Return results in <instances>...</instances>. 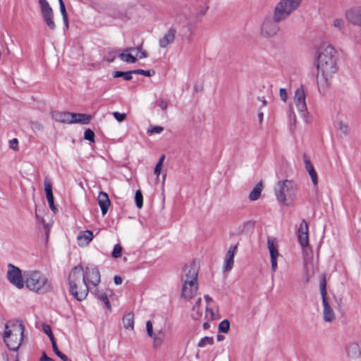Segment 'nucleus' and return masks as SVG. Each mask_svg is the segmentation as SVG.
<instances>
[{"mask_svg": "<svg viewBox=\"0 0 361 361\" xmlns=\"http://www.w3.org/2000/svg\"><path fill=\"white\" fill-rule=\"evenodd\" d=\"M317 83L319 88L326 89L338 71L335 49L326 46L319 51L317 59Z\"/></svg>", "mask_w": 361, "mask_h": 361, "instance_id": "f257e3e1", "label": "nucleus"}, {"mask_svg": "<svg viewBox=\"0 0 361 361\" xmlns=\"http://www.w3.org/2000/svg\"><path fill=\"white\" fill-rule=\"evenodd\" d=\"M68 284L71 295L78 301L85 299L89 293L87 283L84 278V269L81 266L75 267L68 276Z\"/></svg>", "mask_w": 361, "mask_h": 361, "instance_id": "f03ea898", "label": "nucleus"}, {"mask_svg": "<svg viewBox=\"0 0 361 361\" xmlns=\"http://www.w3.org/2000/svg\"><path fill=\"white\" fill-rule=\"evenodd\" d=\"M197 267L195 264L186 265L183 268L181 276L183 282L181 297L185 300H191L197 293Z\"/></svg>", "mask_w": 361, "mask_h": 361, "instance_id": "7ed1b4c3", "label": "nucleus"}, {"mask_svg": "<svg viewBox=\"0 0 361 361\" xmlns=\"http://www.w3.org/2000/svg\"><path fill=\"white\" fill-rule=\"evenodd\" d=\"M24 331L25 326L20 321H9L5 324L3 338L11 350L16 351L19 348Z\"/></svg>", "mask_w": 361, "mask_h": 361, "instance_id": "20e7f679", "label": "nucleus"}, {"mask_svg": "<svg viewBox=\"0 0 361 361\" xmlns=\"http://www.w3.org/2000/svg\"><path fill=\"white\" fill-rule=\"evenodd\" d=\"M298 239L302 249L305 273L307 276L310 277L314 273V267L312 262L313 253L312 250L308 247V226L305 220L301 221L298 230Z\"/></svg>", "mask_w": 361, "mask_h": 361, "instance_id": "39448f33", "label": "nucleus"}, {"mask_svg": "<svg viewBox=\"0 0 361 361\" xmlns=\"http://www.w3.org/2000/svg\"><path fill=\"white\" fill-rule=\"evenodd\" d=\"M26 287L31 291L44 294L51 290V284L47 276L38 271H27L23 274Z\"/></svg>", "mask_w": 361, "mask_h": 361, "instance_id": "423d86ee", "label": "nucleus"}, {"mask_svg": "<svg viewBox=\"0 0 361 361\" xmlns=\"http://www.w3.org/2000/svg\"><path fill=\"white\" fill-rule=\"evenodd\" d=\"M277 200L285 205L292 204L296 192V185L290 180H280L274 188Z\"/></svg>", "mask_w": 361, "mask_h": 361, "instance_id": "0eeeda50", "label": "nucleus"}, {"mask_svg": "<svg viewBox=\"0 0 361 361\" xmlns=\"http://www.w3.org/2000/svg\"><path fill=\"white\" fill-rule=\"evenodd\" d=\"M302 0H279L276 4L273 13L277 21H283L300 6Z\"/></svg>", "mask_w": 361, "mask_h": 361, "instance_id": "6e6552de", "label": "nucleus"}, {"mask_svg": "<svg viewBox=\"0 0 361 361\" xmlns=\"http://www.w3.org/2000/svg\"><path fill=\"white\" fill-rule=\"evenodd\" d=\"M319 290L322 298L324 320L329 323L333 322L336 319V314L327 300L326 280L325 275H323L321 279Z\"/></svg>", "mask_w": 361, "mask_h": 361, "instance_id": "1a4fd4ad", "label": "nucleus"}, {"mask_svg": "<svg viewBox=\"0 0 361 361\" xmlns=\"http://www.w3.org/2000/svg\"><path fill=\"white\" fill-rule=\"evenodd\" d=\"M281 22L276 20L274 13L272 18H264L260 26V35L267 39L274 37L280 30L279 23Z\"/></svg>", "mask_w": 361, "mask_h": 361, "instance_id": "9d476101", "label": "nucleus"}, {"mask_svg": "<svg viewBox=\"0 0 361 361\" xmlns=\"http://www.w3.org/2000/svg\"><path fill=\"white\" fill-rule=\"evenodd\" d=\"M8 268L7 279L9 282L18 289L23 288L24 287L25 279L24 276L22 275L21 270L12 264H9Z\"/></svg>", "mask_w": 361, "mask_h": 361, "instance_id": "9b49d317", "label": "nucleus"}, {"mask_svg": "<svg viewBox=\"0 0 361 361\" xmlns=\"http://www.w3.org/2000/svg\"><path fill=\"white\" fill-rule=\"evenodd\" d=\"M84 278L86 282H89L94 286H97L100 283V273L98 269L93 265H88L84 270Z\"/></svg>", "mask_w": 361, "mask_h": 361, "instance_id": "f8f14e48", "label": "nucleus"}, {"mask_svg": "<svg viewBox=\"0 0 361 361\" xmlns=\"http://www.w3.org/2000/svg\"><path fill=\"white\" fill-rule=\"evenodd\" d=\"M345 18L350 24L361 28V6L346 11Z\"/></svg>", "mask_w": 361, "mask_h": 361, "instance_id": "ddd939ff", "label": "nucleus"}, {"mask_svg": "<svg viewBox=\"0 0 361 361\" xmlns=\"http://www.w3.org/2000/svg\"><path fill=\"white\" fill-rule=\"evenodd\" d=\"M294 102L298 110L305 115L307 111V105L305 102V94L302 87H300L295 90Z\"/></svg>", "mask_w": 361, "mask_h": 361, "instance_id": "4468645a", "label": "nucleus"}, {"mask_svg": "<svg viewBox=\"0 0 361 361\" xmlns=\"http://www.w3.org/2000/svg\"><path fill=\"white\" fill-rule=\"evenodd\" d=\"M238 245H231L226 253L224 262V271H229L232 269L234 264V256L237 252Z\"/></svg>", "mask_w": 361, "mask_h": 361, "instance_id": "2eb2a0df", "label": "nucleus"}, {"mask_svg": "<svg viewBox=\"0 0 361 361\" xmlns=\"http://www.w3.org/2000/svg\"><path fill=\"white\" fill-rule=\"evenodd\" d=\"M267 247L271 257V269L274 272H275L277 269L276 259L279 256L278 249L275 245L274 242L270 238L267 239Z\"/></svg>", "mask_w": 361, "mask_h": 361, "instance_id": "dca6fc26", "label": "nucleus"}, {"mask_svg": "<svg viewBox=\"0 0 361 361\" xmlns=\"http://www.w3.org/2000/svg\"><path fill=\"white\" fill-rule=\"evenodd\" d=\"M44 192L46 194V197H47L49 206L50 209H51V211L54 212V213H56L57 211V209L54 204L51 183L49 180L46 178L44 180Z\"/></svg>", "mask_w": 361, "mask_h": 361, "instance_id": "f3484780", "label": "nucleus"}, {"mask_svg": "<svg viewBox=\"0 0 361 361\" xmlns=\"http://www.w3.org/2000/svg\"><path fill=\"white\" fill-rule=\"evenodd\" d=\"M51 116L56 122L65 124H71L72 113L71 112L53 111L51 112Z\"/></svg>", "mask_w": 361, "mask_h": 361, "instance_id": "a211bd4d", "label": "nucleus"}, {"mask_svg": "<svg viewBox=\"0 0 361 361\" xmlns=\"http://www.w3.org/2000/svg\"><path fill=\"white\" fill-rule=\"evenodd\" d=\"M43 20L51 30L56 29V23L54 20V13L51 8L41 11Z\"/></svg>", "mask_w": 361, "mask_h": 361, "instance_id": "6ab92c4d", "label": "nucleus"}, {"mask_svg": "<svg viewBox=\"0 0 361 361\" xmlns=\"http://www.w3.org/2000/svg\"><path fill=\"white\" fill-rule=\"evenodd\" d=\"M347 356L351 359L358 358L361 355L360 348L357 343H349L345 347Z\"/></svg>", "mask_w": 361, "mask_h": 361, "instance_id": "aec40b11", "label": "nucleus"}, {"mask_svg": "<svg viewBox=\"0 0 361 361\" xmlns=\"http://www.w3.org/2000/svg\"><path fill=\"white\" fill-rule=\"evenodd\" d=\"M176 33V32L173 28L169 29L167 31V32L163 36V37H161L159 39V46L161 48L167 47L168 45H169L174 41Z\"/></svg>", "mask_w": 361, "mask_h": 361, "instance_id": "412c9836", "label": "nucleus"}, {"mask_svg": "<svg viewBox=\"0 0 361 361\" xmlns=\"http://www.w3.org/2000/svg\"><path fill=\"white\" fill-rule=\"evenodd\" d=\"M98 204L101 208L102 213L103 215H105L108 211L109 207L110 205V200L109 198V195L107 193L104 192H100L97 197Z\"/></svg>", "mask_w": 361, "mask_h": 361, "instance_id": "4be33fe9", "label": "nucleus"}, {"mask_svg": "<svg viewBox=\"0 0 361 361\" xmlns=\"http://www.w3.org/2000/svg\"><path fill=\"white\" fill-rule=\"evenodd\" d=\"M91 120V116L85 114L72 113L71 124H87Z\"/></svg>", "mask_w": 361, "mask_h": 361, "instance_id": "5701e85b", "label": "nucleus"}, {"mask_svg": "<svg viewBox=\"0 0 361 361\" xmlns=\"http://www.w3.org/2000/svg\"><path fill=\"white\" fill-rule=\"evenodd\" d=\"M93 238V233L91 231L86 230L80 233L78 236L80 245H87Z\"/></svg>", "mask_w": 361, "mask_h": 361, "instance_id": "b1692460", "label": "nucleus"}, {"mask_svg": "<svg viewBox=\"0 0 361 361\" xmlns=\"http://www.w3.org/2000/svg\"><path fill=\"white\" fill-rule=\"evenodd\" d=\"M305 169L311 178L312 183L314 185H316L318 183L317 175V173H316L312 164H311V162L309 159H305Z\"/></svg>", "mask_w": 361, "mask_h": 361, "instance_id": "393cba45", "label": "nucleus"}, {"mask_svg": "<svg viewBox=\"0 0 361 361\" xmlns=\"http://www.w3.org/2000/svg\"><path fill=\"white\" fill-rule=\"evenodd\" d=\"M135 50V48H128L123 53L119 54V58L126 63H135L137 59L130 52Z\"/></svg>", "mask_w": 361, "mask_h": 361, "instance_id": "a878e982", "label": "nucleus"}, {"mask_svg": "<svg viewBox=\"0 0 361 361\" xmlns=\"http://www.w3.org/2000/svg\"><path fill=\"white\" fill-rule=\"evenodd\" d=\"M123 326L126 329L133 330L134 328V314L133 312L126 313L123 318Z\"/></svg>", "mask_w": 361, "mask_h": 361, "instance_id": "bb28decb", "label": "nucleus"}, {"mask_svg": "<svg viewBox=\"0 0 361 361\" xmlns=\"http://www.w3.org/2000/svg\"><path fill=\"white\" fill-rule=\"evenodd\" d=\"M201 302H202L201 298L200 297L197 298L196 299L195 305L192 307V317L195 320H198L201 317V316H202V312H201V310H200Z\"/></svg>", "mask_w": 361, "mask_h": 361, "instance_id": "cd10ccee", "label": "nucleus"}, {"mask_svg": "<svg viewBox=\"0 0 361 361\" xmlns=\"http://www.w3.org/2000/svg\"><path fill=\"white\" fill-rule=\"evenodd\" d=\"M262 190V184L261 183L256 185V186L250 192L249 199L251 201H255L258 200L261 195Z\"/></svg>", "mask_w": 361, "mask_h": 361, "instance_id": "c85d7f7f", "label": "nucleus"}, {"mask_svg": "<svg viewBox=\"0 0 361 361\" xmlns=\"http://www.w3.org/2000/svg\"><path fill=\"white\" fill-rule=\"evenodd\" d=\"M164 336H165L164 333L161 330H159V331H157L155 334H154V336L152 338L154 340V348H157L162 343V342L164 339Z\"/></svg>", "mask_w": 361, "mask_h": 361, "instance_id": "c756f323", "label": "nucleus"}, {"mask_svg": "<svg viewBox=\"0 0 361 361\" xmlns=\"http://www.w3.org/2000/svg\"><path fill=\"white\" fill-rule=\"evenodd\" d=\"M214 338L212 336H205L200 340L197 346L199 348H204L207 345H212L214 344Z\"/></svg>", "mask_w": 361, "mask_h": 361, "instance_id": "7c9ffc66", "label": "nucleus"}, {"mask_svg": "<svg viewBox=\"0 0 361 361\" xmlns=\"http://www.w3.org/2000/svg\"><path fill=\"white\" fill-rule=\"evenodd\" d=\"M132 73L133 71L122 72V71H115L113 74L114 78H120L123 77L125 80H130L132 79Z\"/></svg>", "mask_w": 361, "mask_h": 361, "instance_id": "2f4dec72", "label": "nucleus"}, {"mask_svg": "<svg viewBox=\"0 0 361 361\" xmlns=\"http://www.w3.org/2000/svg\"><path fill=\"white\" fill-rule=\"evenodd\" d=\"M230 329V322L228 319L223 320L219 325V331L224 334L228 333Z\"/></svg>", "mask_w": 361, "mask_h": 361, "instance_id": "473e14b6", "label": "nucleus"}, {"mask_svg": "<svg viewBox=\"0 0 361 361\" xmlns=\"http://www.w3.org/2000/svg\"><path fill=\"white\" fill-rule=\"evenodd\" d=\"M164 159H165V155L164 154H162L158 162L157 163L155 167H154V174L159 177V176L160 175L161 173V167H162V164H163V162L164 161Z\"/></svg>", "mask_w": 361, "mask_h": 361, "instance_id": "72a5a7b5", "label": "nucleus"}, {"mask_svg": "<svg viewBox=\"0 0 361 361\" xmlns=\"http://www.w3.org/2000/svg\"><path fill=\"white\" fill-rule=\"evenodd\" d=\"M164 131V128L159 126H150L147 131V133L149 135L156 133L160 134Z\"/></svg>", "mask_w": 361, "mask_h": 361, "instance_id": "f704fd0d", "label": "nucleus"}, {"mask_svg": "<svg viewBox=\"0 0 361 361\" xmlns=\"http://www.w3.org/2000/svg\"><path fill=\"white\" fill-rule=\"evenodd\" d=\"M135 200L137 207L139 209L142 208V205H143V197H142V194L140 190H138L135 192Z\"/></svg>", "mask_w": 361, "mask_h": 361, "instance_id": "c9c22d12", "label": "nucleus"}, {"mask_svg": "<svg viewBox=\"0 0 361 361\" xmlns=\"http://www.w3.org/2000/svg\"><path fill=\"white\" fill-rule=\"evenodd\" d=\"M97 298L104 303L106 307L109 310H111V306L110 302H109L106 293L98 294Z\"/></svg>", "mask_w": 361, "mask_h": 361, "instance_id": "e433bc0d", "label": "nucleus"}, {"mask_svg": "<svg viewBox=\"0 0 361 361\" xmlns=\"http://www.w3.org/2000/svg\"><path fill=\"white\" fill-rule=\"evenodd\" d=\"M338 129L343 135H348L349 131L348 124L345 122L341 121L338 123Z\"/></svg>", "mask_w": 361, "mask_h": 361, "instance_id": "4c0bfd02", "label": "nucleus"}, {"mask_svg": "<svg viewBox=\"0 0 361 361\" xmlns=\"http://www.w3.org/2000/svg\"><path fill=\"white\" fill-rule=\"evenodd\" d=\"M333 25L335 28L343 30L345 28V22L341 18H336L334 20Z\"/></svg>", "mask_w": 361, "mask_h": 361, "instance_id": "58836bf2", "label": "nucleus"}, {"mask_svg": "<svg viewBox=\"0 0 361 361\" xmlns=\"http://www.w3.org/2000/svg\"><path fill=\"white\" fill-rule=\"evenodd\" d=\"M122 247L120 244H116L112 252V257L114 258H118L122 255Z\"/></svg>", "mask_w": 361, "mask_h": 361, "instance_id": "ea45409f", "label": "nucleus"}, {"mask_svg": "<svg viewBox=\"0 0 361 361\" xmlns=\"http://www.w3.org/2000/svg\"><path fill=\"white\" fill-rule=\"evenodd\" d=\"M84 138L90 142L94 141V133L91 129L85 130L84 133Z\"/></svg>", "mask_w": 361, "mask_h": 361, "instance_id": "a19ab883", "label": "nucleus"}, {"mask_svg": "<svg viewBox=\"0 0 361 361\" xmlns=\"http://www.w3.org/2000/svg\"><path fill=\"white\" fill-rule=\"evenodd\" d=\"M206 318L208 320H214L218 319V316L214 312V311L209 309L208 307H206Z\"/></svg>", "mask_w": 361, "mask_h": 361, "instance_id": "79ce46f5", "label": "nucleus"}, {"mask_svg": "<svg viewBox=\"0 0 361 361\" xmlns=\"http://www.w3.org/2000/svg\"><path fill=\"white\" fill-rule=\"evenodd\" d=\"M31 128L35 131H42L44 129L43 126L38 121H33L30 123Z\"/></svg>", "mask_w": 361, "mask_h": 361, "instance_id": "37998d69", "label": "nucleus"}, {"mask_svg": "<svg viewBox=\"0 0 361 361\" xmlns=\"http://www.w3.org/2000/svg\"><path fill=\"white\" fill-rule=\"evenodd\" d=\"M113 116L115 118V119L118 122H121V121H124L126 118V114H124V113L121 114L118 111L114 112Z\"/></svg>", "mask_w": 361, "mask_h": 361, "instance_id": "c03bdc74", "label": "nucleus"}, {"mask_svg": "<svg viewBox=\"0 0 361 361\" xmlns=\"http://www.w3.org/2000/svg\"><path fill=\"white\" fill-rule=\"evenodd\" d=\"M146 330H147V334L148 336H149L150 338L153 337V336H154L153 326H152V323L151 321L147 322Z\"/></svg>", "mask_w": 361, "mask_h": 361, "instance_id": "a18cd8bd", "label": "nucleus"}, {"mask_svg": "<svg viewBox=\"0 0 361 361\" xmlns=\"http://www.w3.org/2000/svg\"><path fill=\"white\" fill-rule=\"evenodd\" d=\"M133 73H137V74H140V75H145L147 77H150L152 75V74H154V72H152V73L150 71H145V70H142V69L133 70Z\"/></svg>", "mask_w": 361, "mask_h": 361, "instance_id": "49530a36", "label": "nucleus"}, {"mask_svg": "<svg viewBox=\"0 0 361 361\" xmlns=\"http://www.w3.org/2000/svg\"><path fill=\"white\" fill-rule=\"evenodd\" d=\"M207 9L208 6L201 8L200 11L196 13V18L198 20L202 18L206 14Z\"/></svg>", "mask_w": 361, "mask_h": 361, "instance_id": "de8ad7c7", "label": "nucleus"}, {"mask_svg": "<svg viewBox=\"0 0 361 361\" xmlns=\"http://www.w3.org/2000/svg\"><path fill=\"white\" fill-rule=\"evenodd\" d=\"M60 11L63 16L64 23L67 26L68 25V19H67V13H66V11L65 4H62L61 6H60Z\"/></svg>", "mask_w": 361, "mask_h": 361, "instance_id": "09e8293b", "label": "nucleus"}, {"mask_svg": "<svg viewBox=\"0 0 361 361\" xmlns=\"http://www.w3.org/2000/svg\"><path fill=\"white\" fill-rule=\"evenodd\" d=\"M279 95H280L281 99L283 102H286L287 101L288 97V92L286 89L281 88L279 90Z\"/></svg>", "mask_w": 361, "mask_h": 361, "instance_id": "8fccbe9b", "label": "nucleus"}, {"mask_svg": "<svg viewBox=\"0 0 361 361\" xmlns=\"http://www.w3.org/2000/svg\"><path fill=\"white\" fill-rule=\"evenodd\" d=\"M9 146L13 150H18V141L16 138H13L9 141Z\"/></svg>", "mask_w": 361, "mask_h": 361, "instance_id": "3c124183", "label": "nucleus"}, {"mask_svg": "<svg viewBox=\"0 0 361 361\" xmlns=\"http://www.w3.org/2000/svg\"><path fill=\"white\" fill-rule=\"evenodd\" d=\"M41 11L51 8L47 0H39Z\"/></svg>", "mask_w": 361, "mask_h": 361, "instance_id": "603ef678", "label": "nucleus"}, {"mask_svg": "<svg viewBox=\"0 0 361 361\" xmlns=\"http://www.w3.org/2000/svg\"><path fill=\"white\" fill-rule=\"evenodd\" d=\"M42 329H43V331L48 336H50L51 335H53L52 334V331H51V326L48 324H44L43 326H42Z\"/></svg>", "mask_w": 361, "mask_h": 361, "instance_id": "864d4df0", "label": "nucleus"}, {"mask_svg": "<svg viewBox=\"0 0 361 361\" xmlns=\"http://www.w3.org/2000/svg\"><path fill=\"white\" fill-rule=\"evenodd\" d=\"M56 355L60 357L63 361H71L66 355L61 351L56 352Z\"/></svg>", "mask_w": 361, "mask_h": 361, "instance_id": "5fc2aeb1", "label": "nucleus"}, {"mask_svg": "<svg viewBox=\"0 0 361 361\" xmlns=\"http://www.w3.org/2000/svg\"><path fill=\"white\" fill-rule=\"evenodd\" d=\"M159 106L162 109V110H166L168 107V103L164 101V100H161L159 102Z\"/></svg>", "mask_w": 361, "mask_h": 361, "instance_id": "6e6d98bb", "label": "nucleus"}, {"mask_svg": "<svg viewBox=\"0 0 361 361\" xmlns=\"http://www.w3.org/2000/svg\"><path fill=\"white\" fill-rule=\"evenodd\" d=\"M114 280L116 285H120L123 282L122 278L119 276H115Z\"/></svg>", "mask_w": 361, "mask_h": 361, "instance_id": "4d7b16f0", "label": "nucleus"}, {"mask_svg": "<svg viewBox=\"0 0 361 361\" xmlns=\"http://www.w3.org/2000/svg\"><path fill=\"white\" fill-rule=\"evenodd\" d=\"M40 361H54L51 358L49 357L45 353H43Z\"/></svg>", "mask_w": 361, "mask_h": 361, "instance_id": "13d9d810", "label": "nucleus"}, {"mask_svg": "<svg viewBox=\"0 0 361 361\" xmlns=\"http://www.w3.org/2000/svg\"><path fill=\"white\" fill-rule=\"evenodd\" d=\"M147 53L145 51H140V53H137V56L140 58V59H144V58H146L147 57Z\"/></svg>", "mask_w": 361, "mask_h": 361, "instance_id": "bf43d9fd", "label": "nucleus"}, {"mask_svg": "<svg viewBox=\"0 0 361 361\" xmlns=\"http://www.w3.org/2000/svg\"><path fill=\"white\" fill-rule=\"evenodd\" d=\"M210 328V323L209 322H206L203 324V329L204 330L209 329Z\"/></svg>", "mask_w": 361, "mask_h": 361, "instance_id": "052dcab7", "label": "nucleus"}, {"mask_svg": "<svg viewBox=\"0 0 361 361\" xmlns=\"http://www.w3.org/2000/svg\"><path fill=\"white\" fill-rule=\"evenodd\" d=\"M49 338L51 341V345L56 344L54 335L49 336Z\"/></svg>", "mask_w": 361, "mask_h": 361, "instance_id": "680f3d73", "label": "nucleus"}, {"mask_svg": "<svg viewBox=\"0 0 361 361\" xmlns=\"http://www.w3.org/2000/svg\"><path fill=\"white\" fill-rule=\"evenodd\" d=\"M51 346H52L53 351H54V353L56 355V352L60 351V350L58 349L56 344L51 345Z\"/></svg>", "mask_w": 361, "mask_h": 361, "instance_id": "e2e57ef3", "label": "nucleus"}, {"mask_svg": "<svg viewBox=\"0 0 361 361\" xmlns=\"http://www.w3.org/2000/svg\"><path fill=\"white\" fill-rule=\"evenodd\" d=\"M204 299H205L206 302H207V304L212 301V298H210L208 295H204Z\"/></svg>", "mask_w": 361, "mask_h": 361, "instance_id": "0e129e2a", "label": "nucleus"}, {"mask_svg": "<svg viewBox=\"0 0 361 361\" xmlns=\"http://www.w3.org/2000/svg\"><path fill=\"white\" fill-rule=\"evenodd\" d=\"M258 118H259V122H262L263 120V113L262 112H260L258 114Z\"/></svg>", "mask_w": 361, "mask_h": 361, "instance_id": "69168bd1", "label": "nucleus"}, {"mask_svg": "<svg viewBox=\"0 0 361 361\" xmlns=\"http://www.w3.org/2000/svg\"><path fill=\"white\" fill-rule=\"evenodd\" d=\"M194 90L196 91V92H199V91H201L202 90V87H197V85H195L194 87Z\"/></svg>", "mask_w": 361, "mask_h": 361, "instance_id": "338daca9", "label": "nucleus"}, {"mask_svg": "<svg viewBox=\"0 0 361 361\" xmlns=\"http://www.w3.org/2000/svg\"><path fill=\"white\" fill-rule=\"evenodd\" d=\"M224 339V336L221 335H217L218 341H221Z\"/></svg>", "mask_w": 361, "mask_h": 361, "instance_id": "774afa93", "label": "nucleus"}]
</instances>
